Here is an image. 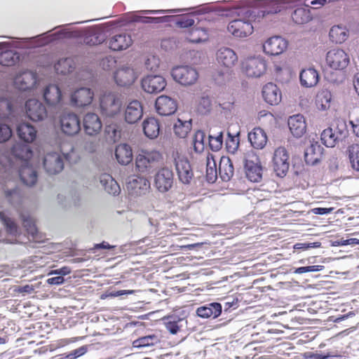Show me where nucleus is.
Masks as SVG:
<instances>
[{
  "label": "nucleus",
  "instance_id": "nucleus-1",
  "mask_svg": "<svg viewBox=\"0 0 359 359\" xmlns=\"http://www.w3.org/2000/svg\"><path fill=\"white\" fill-rule=\"evenodd\" d=\"M163 161L161 151L156 149H141L135 155V168L140 174L152 173Z\"/></svg>",
  "mask_w": 359,
  "mask_h": 359
},
{
  "label": "nucleus",
  "instance_id": "nucleus-2",
  "mask_svg": "<svg viewBox=\"0 0 359 359\" xmlns=\"http://www.w3.org/2000/svg\"><path fill=\"white\" fill-rule=\"evenodd\" d=\"M236 18L229 22L227 29L235 37H247L252 34L254 28L251 20L255 18L249 8H240L235 12Z\"/></svg>",
  "mask_w": 359,
  "mask_h": 359
},
{
  "label": "nucleus",
  "instance_id": "nucleus-3",
  "mask_svg": "<svg viewBox=\"0 0 359 359\" xmlns=\"http://www.w3.org/2000/svg\"><path fill=\"white\" fill-rule=\"evenodd\" d=\"M171 156L180 182L189 184L194 179V171L187 157L177 149L172 151Z\"/></svg>",
  "mask_w": 359,
  "mask_h": 359
},
{
  "label": "nucleus",
  "instance_id": "nucleus-4",
  "mask_svg": "<svg viewBox=\"0 0 359 359\" xmlns=\"http://www.w3.org/2000/svg\"><path fill=\"white\" fill-rule=\"evenodd\" d=\"M172 79L184 86L195 84L199 77L196 68L191 65H178L172 68L170 72Z\"/></svg>",
  "mask_w": 359,
  "mask_h": 359
},
{
  "label": "nucleus",
  "instance_id": "nucleus-5",
  "mask_svg": "<svg viewBox=\"0 0 359 359\" xmlns=\"http://www.w3.org/2000/svg\"><path fill=\"white\" fill-rule=\"evenodd\" d=\"M325 62L327 66L332 70L343 71L348 66L350 57L345 50L334 48L327 53Z\"/></svg>",
  "mask_w": 359,
  "mask_h": 359
},
{
  "label": "nucleus",
  "instance_id": "nucleus-6",
  "mask_svg": "<svg viewBox=\"0 0 359 359\" xmlns=\"http://www.w3.org/2000/svg\"><path fill=\"white\" fill-rule=\"evenodd\" d=\"M245 170L247 178L258 182L262 177V166L259 156L253 151L248 152L245 158Z\"/></svg>",
  "mask_w": 359,
  "mask_h": 359
},
{
  "label": "nucleus",
  "instance_id": "nucleus-7",
  "mask_svg": "<svg viewBox=\"0 0 359 359\" xmlns=\"http://www.w3.org/2000/svg\"><path fill=\"white\" fill-rule=\"evenodd\" d=\"M154 186L161 193H166L171 189L174 182V175L168 167L160 168L154 175Z\"/></svg>",
  "mask_w": 359,
  "mask_h": 359
},
{
  "label": "nucleus",
  "instance_id": "nucleus-8",
  "mask_svg": "<svg viewBox=\"0 0 359 359\" xmlns=\"http://www.w3.org/2000/svg\"><path fill=\"white\" fill-rule=\"evenodd\" d=\"M242 71L249 77H260L266 70V62L260 57L247 58L242 62Z\"/></svg>",
  "mask_w": 359,
  "mask_h": 359
},
{
  "label": "nucleus",
  "instance_id": "nucleus-9",
  "mask_svg": "<svg viewBox=\"0 0 359 359\" xmlns=\"http://www.w3.org/2000/svg\"><path fill=\"white\" fill-rule=\"evenodd\" d=\"M273 170L278 177H284L289 170V154L284 147H278L273 156Z\"/></svg>",
  "mask_w": 359,
  "mask_h": 359
},
{
  "label": "nucleus",
  "instance_id": "nucleus-10",
  "mask_svg": "<svg viewBox=\"0 0 359 359\" xmlns=\"http://www.w3.org/2000/svg\"><path fill=\"white\" fill-rule=\"evenodd\" d=\"M61 131L67 136H74L81 130V120L74 113L64 114L60 116Z\"/></svg>",
  "mask_w": 359,
  "mask_h": 359
},
{
  "label": "nucleus",
  "instance_id": "nucleus-11",
  "mask_svg": "<svg viewBox=\"0 0 359 359\" xmlns=\"http://www.w3.org/2000/svg\"><path fill=\"white\" fill-rule=\"evenodd\" d=\"M126 189L128 194L134 196L144 195L150 189L149 180L140 175H133L126 182Z\"/></svg>",
  "mask_w": 359,
  "mask_h": 359
},
{
  "label": "nucleus",
  "instance_id": "nucleus-12",
  "mask_svg": "<svg viewBox=\"0 0 359 359\" xmlns=\"http://www.w3.org/2000/svg\"><path fill=\"white\" fill-rule=\"evenodd\" d=\"M81 43L88 46H95L102 43L106 40L107 36L101 27H92L85 29L78 35Z\"/></svg>",
  "mask_w": 359,
  "mask_h": 359
},
{
  "label": "nucleus",
  "instance_id": "nucleus-13",
  "mask_svg": "<svg viewBox=\"0 0 359 359\" xmlns=\"http://www.w3.org/2000/svg\"><path fill=\"white\" fill-rule=\"evenodd\" d=\"M167 85L165 78L160 75H147L142 79V89L151 94L161 92Z\"/></svg>",
  "mask_w": 359,
  "mask_h": 359
},
{
  "label": "nucleus",
  "instance_id": "nucleus-14",
  "mask_svg": "<svg viewBox=\"0 0 359 359\" xmlns=\"http://www.w3.org/2000/svg\"><path fill=\"white\" fill-rule=\"evenodd\" d=\"M26 114L33 121L43 120L47 116L45 106L36 99H29L25 103Z\"/></svg>",
  "mask_w": 359,
  "mask_h": 359
},
{
  "label": "nucleus",
  "instance_id": "nucleus-15",
  "mask_svg": "<svg viewBox=\"0 0 359 359\" xmlns=\"http://www.w3.org/2000/svg\"><path fill=\"white\" fill-rule=\"evenodd\" d=\"M37 75L31 71H25L18 74L14 79V86L22 91L32 89L36 84Z\"/></svg>",
  "mask_w": 359,
  "mask_h": 359
},
{
  "label": "nucleus",
  "instance_id": "nucleus-16",
  "mask_svg": "<svg viewBox=\"0 0 359 359\" xmlns=\"http://www.w3.org/2000/svg\"><path fill=\"white\" fill-rule=\"evenodd\" d=\"M43 167L50 175H55L64 168L63 158L58 153H48L43 158Z\"/></svg>",
  "mask_w": 359,
  "mask_h": 359
},
{
  "label": "nucleus",
  "instance_id": "nucleus-17",
  "mask_svg": "<svg viewBox=\"0 0 359 359\" xmlns=\"http://www.w3.org/2000/svg\"><path fill=\"white\" fill-rule=\"evenodd\" d=\"M155 107L159 115L170 116L177 111V104L174 99L167 95H161L156 100Z\"/></svg>",
  "mask_w": 359,
  "mask_h": 359
},
{
  "label": "nucleus",
  "instance_id": "nucleus-18",
  "mask_svg": "<svg viewBox=\"0 0 359 359\" xmlns=\"http://www.w3.org/2000/svg\"><path fill=\"white\" fill-rule=\"evenodd\" d=\"M287 41L280 36L269 38L263 45V49L266 54L278 55L286 50Z\"/></svg>",
  "mask_w": 359,
  "mask_h": 359
},
{
  "label": "nucleus",
  "instance_id": "nucleus-19",
  "mask_svg": "<svg viewBox=\"0 0 359 359\" xmlns=\"http://www.w3.org/2000/svg\"><path fill=\"white\" fill-rule=\"evenodd\" d=\"M43 100L50 107H59L62 103V93L58 86L50 84L43 90Z\"/></svg>",
  "mask_w": 359,
  "mask_h": 359
},
{
  "label": "nucleus",
  "instance_id": "nucleus-20",
  "mask_svg": "<svg viewBox=\"0 0 359 359\" xmlns=\"http://www.w3.org/2000/svg\"><path fill=\"white\" fill-rule=\"evenodd\" d=\"M137 79L134 69L126 67L118 69L114 74V80L120 86H128L133 84Z\"/></svg>",
  "mask_w": 359,
  "mask_h": 359
},
{
  "label": "nucleus",
  "instance_id": "nucleus-21",
  "mask_svg": "<svg viewBox=\"0 0 359 359\" xmlns=\"http://www.w3.org/2000/svg\"><path fill=\"white\" fill-rule=\"evenodd\" d=\"M93 98V93L90 88H81L72 93L71 102L74 105L81 107L90 104Z\"/></svg>",
  "mask_w": 359,
  "mask_h": 359
},
{
  "label": "nucleus",
  "instance_id": "nucleus-22",
  "mask_svg": "<svg viewBox=\"0 0 359 359\" xmlns=\"http://www.w3.org/2000/svg\"><path fill=\"white\" fill-rule=\"evenodd\" d=\"M217 62L226 68L233 67L238 62L236 53L229 48H221L217 53Z\"/></svg>",
  "mask_w": 359,
  "mask_h": 359
},
{
  "label": "nucleus",
  "instance_id": "nucleus-23",
  "mask_svg": "<svg viewBox=\"0 0 359 359\" xmlns=\"http://www.w3.org/2000/svg\"><path fill=\"white\" fill-rule=\"evenodd\" d=\"M288 126L292 134L297 137H302L306 131L305 118L302 114H296L288 119Z\"/></svg>",
  "mask_w": 359,
  "mask_h": 359
},
{
  "label": "nucleus",
  "instance_id": "nucleus-24",
  "mask_svg": "<svg viewBox=\"0 0 359 359\" xmlns=\"http://www.w3.org/2000/svg\"><path fill=\"white\" fill-rule=\"evenodd\" d=\"M324 149L318 142L311 144L304 154L305 161L309 165H314L320 162L323 158Z\"/></svg>",
  "mask_w": 359,
  "mask_h": 359
},
{
  "label": "nucleus",
  "instance_id": "nucleus-25",
  "mask_svg": "<svg viewBox=\"0 0 359 359\" xmlns=\"http://www.w3.org/2000/svg\"><path fill=\"white\" fill-rule=\"evenodd\" d=\"M262 96L264 100L271 105L278 104L282 97L280 90L272 83H268L263 87Z\"/></svg>",
  "mask_w": 359,
  "mask_h": 359
},
{
  "label": "nucleus",
  "instance_id": "nucleus-26",
  "mask_svg": "<svg viewBox=\"0 0 359 359\" xmlns=\"http://www.w3.org/2000/svg\"><path fill=\"white\" fill-rule=\"evenodd\" d=\"M83 128L86 134L96 135L102 128V123L98 116L94 113H88L83 118Z\"/></svg>",
  "mask_w": 359,
  "mask_h": 359
},
{
  "label": "nucleus",
  "instance_id": "nucleus-27",
  "mask_svg": "<svg viewBox=\"0 0 359 359\" xmlns=\"http://www.w3.org/2000/svg\"><path fill=\"white\" fill-rule=\"evenodd\" d=\"M143 114L141 103L133 100L129 103L125 111V120L128 123H136Z\"/></svg>",
  "mask_w": 359,
  "mask_h": 359
},
{
  "label": "nucleus",
  "instance_id": "nucleus-28",
  "mask_svg": "<svg viewBox=\"0 0 359 359\" xmlns=\"http://www.w3.org/2000/svg\"><path fill=\"white\" fill-rule=\"evenodd\" d=\"M142 129L144 135L150 140L158 137L160 133V123L154 117H149L142 122Z\"/></svg>",
  "mask_w": 359,
  "mask_h": 359
},
{
  "label": "nucleus",
  "instance_id": "nucleus-29",
  "mask_svg": "<svg viewBox=\"0 0 359 359\" xmlns=\"http://www.w3.org/2000/svg\"><path fill=\"white\" fill-rule=\"evenodd\" d=\"M248 140L255 149H262L266 144L268 138L265 131L257 127L248 133Z\"/></svg>",
  "mask_w": 359,
  "mask_h": 359
},
{
  "label": "nucleus",
  "instance_id": "nucleus-30",
  "mask_svg": "<svg viewBox=\"0 0 359 359\" xmlns=\"http://www.w3.org/2000/svg\"><path fill=\"white\" fill-rule=\"evenodd\" d=\"M114 154L117 161L121 165H128L133 160V150L131 147L123 143L116 147Z\"/></svg>",
  "mask_w": 359,
  "mask_h": 359
},
{
  "label": "nucleus",
  "instance_id": "nucleus-31",
  "mask_svg": "<svg viewBox=\"0 0 359 359\" xmlns=\"http://www.w3.org/2000/svg\"><path fill=\"white\" fill-rule=\"evenodd\" d=\"M218 173L224 182L229 181L233 175L234 168L229 157L222 156L219 163Z\"/></svg>",
  "mask_w": 359,
  "mask_h": 359
},
{
  "label": "nucleus",
  "instance_id": "nucleus-32",
  "mask_svg": "<svg viewBox=\"0 0 359 359\" xmlns=\"http://www.w3.org/2000/svg\"><path fill=\"white\" fill-rule=\"evenodd\" d=\"M302 86L311 88L315 86L319 81L318 72L314 68L304 69L299 75Z\"/></svg>",
  "mask_w": 359,
  "mask_h": 359
},
{
  "label": "nucleus",
  "instance_id": "nucleus-33",
  "mask_svg": "<svg viewBox=\"0 0 359 359\" xmlns=\"http://www.w3.org/2000/svg\"><path fill=\"white\" fill-rule=\"evenodd\" d=\"M292 18L297 25H303L309 22L312 19L311 6L305 4L297 8L292 14Z\"/></svg>",
  "mask_w": 359,
  "mask_h": 359
},
{
  "label": "nucleus",
  "instance_id": "nucleus-34",
  "mask_svg": "<svg viewBox=\"0 0 359 359\" xmlns=\"http://www.w3.org/2000/svg\"><path fill=\"white\" fill-rule=\"evenodd\" d=\"M11 154L16 158L22 160L23 164H27L29 160L32 157L33 152L30 147L21 143L15 144L11 148Z\"/></svg>",
  "mask_w": 359,
  "mask_h": 359
},
{
  "label": "nucleus",
  "instance_id": "nucleus-35",
  "mask_svg": "<svg viewBox=\"0 0 359 359\" xmlns=\"http://www.w3.org/2000/svg\"><path fill=\"white\" fill-rule=\"evenodd\" d=\"M20 139L25 142H32L36 137V130L34 126L27 123H21L17 128Z\"/></svg>",
  "mask_w": 359,
  "mask_h": 359
},
{
  "label": "nucleus",
  "instance_id": "nucleus-36",
  "mask_svg": "<svg viewBox=\"0 0 359 359\" xmlns=\"http://www.w3.org/2000/svg\"><path fill=\"white\" fill-rule=\"evenodd\" d=\"M19 175L22 182L27 186H33L37 181L36 172L29 163L21 165Z\"/></svg>",
  "mask_w": 359,
  "mask_h": 359
},
{
  "label": "nucleus",
  "instance_id": "nucleus-37",
  "mask_svg": "<svg viewBox=\"0 0 359 359\" xmlns=\"http://www.w3.org/2000/svg\"><path fill=\"white\" fill-rule=\"evenodd\" d=\"M222 312V306L219 303H212L207 306L198 308L196 313L201 318L218 317Z\"/></svg>",
  "mask_w": 359,
  "mask_h": 359
},
{
  "label": "nucleus",
  "instance_id": "nucleus-38",
  "mask_svg": "<svg viewBox=\"0 0 359 359\" xmlns=\"http://www.w3.org/2000/svg\"><path fill=\"white\" fill-rule=\"evenodd\" d=\"M208 39V32L204 27L196 25L189 29L187 39L191 43L205 41Z\"/></svg>",
  "mask_w": 359,
  "mask_h": 359
},
{
  "label": "nucleus",
  "instance_id": "nucleus-39",
  "mask_svg": "<svg viewBox=\"0 0 359 359\" xmlns=\"http://www.w3.org/2000/svg\"><path fill=\"white\" fill-rule=\"evenodd\" d=\"M341 132L335 133L332 128L323 130L320 135L322 143L327 147H334L340 140Z\"/></svg>",
  "mask_w": 359,
  "mask_h": 359
},
{
  "label": "nucleus",
  "instance_id": "nucleus-40",
  "mask_svg": "<svg viewBox=\"0 0 359 359\" xmlns=\"http://www.w3.org/2000/svg\"><path fill=\"white\" fill-rule=\"evenodd\" d=\"M161 340L158 335L152 334L144 337H140L133 341L134 348H146L154 346L160 343Z\"/></svg>",
  "mask_w": 359,
  "mask_h": 359
},
{
  "label": "nucleus",
  "instance_id": "nucleus-41",
  "mask_svg": "<svg viewBox=\"0 0 359 359\" xmlns=\"http://www.w3.org/2000/svg\"><path fill=\"white\" fill-rule=\"evenodd\" d=\"M330 40L335 43L344 42L348 37V30L344 27L333 26L329 33Z\"/></svg>",
  "mask_w": 359,
  "mask_h": 359
},
{
  "label": "nucleus",
  "instance_id": "nucleus-42",
  "mask_svg": "<svg viewBox=\"0 0 359 359\" xmlns=\"http://www.w3.org/2000/svg\"><path fill=\"white\" fill-rule=\"evenodd\" d=\"M331 100V93L327 90H323L316 97V106L319 110H327L330 107Z\"/></svg>",
  "mask_w": 359,
  "mask_h": 359
},
{
  "label": "nucleus",
  "instance_id": "nucleus-43",
  "mask_svg": "<svg viewBox=\"0 0 359 359\" xmlns=\"http://www.w3.org/2000/svg\"><path fill=\"white\" fill-rule=\"evenodd\" d=\"M21 218L22 221V226L27 233L32 237V239H36L38 230L36 226L35 220L29 213H22L21 215Z\"/></svg>",
  "mask_w": 359,
  "mask_h": 359
},
{
  "label": "nucleus",
  "instance_id": "nucleus-44",
  "mask_svg": "<svg viewBox=\"0 0 359 359\" xmlns=\"http://www.w3.org/2000/svg\"><path fill=\"white\" fill-rule=\"evenodd\" d=\"M57 74H67L75 69V63L73 59L67 57L58 60L54 66Z\"/></svg>",
  "mask_w": 359,
  "mask_h": 359
},
{
  "label": "nucleus",
  "instance_id": "nucleus-45",
  "mask_svg": "<svg viewBox=\"0 0 359 359\" xmlns=\"http://www.w3.org/2000/svg\"><path fill=\"white\" fill-rule=\"evenodd\" d=\"M133 43L131 36L125 33L114 36V51L128 48Z\"/></svg>",
  "mask_w": 359,
  "mask_h": 359
},
{
  "label": "nucleus",
  "instance_id": "nucleus-46",
  "mask_svg": "<svg viewBox=\"0 0 359 359\" xmlns=\"http://www.w3.org/2000/svg\"><path fill=\"white\" fill-rule=\"evenodd\" d=\"M347 154L351 168L359 172V144H352L347 149Z\"/></svg>",
  "mask_w": 359,
  "mask_h": 359
},
{
  "label": "nucleus",
  "instance_id": "nucleus-47",
  "mask_svg": "<svg viewBox=\"0 0 359 359\" xmlns=\"http://www.w3.org/2000/svg\"><path fill=\"white\" fill-rule=\"evenodd\" d=\"M19 54L12 50H7L0 53V65L3 66H12L19 60Z\"/></svg>",
  "mask_w": 359,
  "mask_h": 359
},
{
  "label": "nucleus",
  "instance_id": "nucleus-48",
  "mask_svg": "<svg viewBox=\"0 0 359 359\" xmlns=\"http://www.w3.org/2000/svg\"><path fill=\"white\" fill-rule=\"evenodd\" d=\"M13 113L12 100L8 98H0V119H7Z\"/></svg>",
  "mask_w": 359,
  "mask_h": 359
},
{
  "label": "nucleus",
  "instance_id": "nucleus-49",
  "mask_svg": "<svg viewBox=\"0 0 359 359\" xmlns=\"http://www.w3.org/2000/svg\"><path fill=\"white\" fill-rule=\"evenodd\" d=\"M205 138V134L202 130H198L195 133L193 137V144L196 152H202L204 150Z\"/></svg>",
  "mask_w": 359,
  "mask_h": 359
},
{
  "label": "nucleus",
  "instance_id": "nucleus-50",
  "mask_svg": "<svg viewBox=\"0 0 359 359\" xmlns=\"http://www.w3.org/2000/svg\"><path fill=\"white\" fill-rule=\"evenodd\" d=\"M0 221L6 227V231L10 234H16L18 232L17 224L9 217H8L4 212L0 211Z\"/></svg>",
  "mask_w": 359,
  "mask_h": 359
},
{
  "label": "nucleus",
  "instance_id": "nucleus-51",
  "mask_svg": "<svg viewBox=\"0 0 359 359\" xmlns=\"http://www.w3.org/2000/svg\"><path fill=\"white\" fill-rule=\"evenodd\" d=\"M349 122L352 126L353 133L359 137V107L353 108L350 112Z\"/></svg>",
  "mask_w": 359,
  "mask_h": 359
},
{
  "label": "nucleus",
  "instance_id": "nucleus-52",
  "mask_svg": "<svg viewBox=\"0 0 359 359\" xmlns=\"http://www.w3.org/2000/svg\"><path fill=\"white\" fill-rule=\"evenodd\" d=\"M174 133L175 134L180 137L184 138L189 133V126L187 122H182L178 119L174 125Z\"/></svg>",
  "mask_w": 359,
  "mask_h": 359
},
{
  "label": "nucleus",
  "instance_id": "nucleus-53",
  "mask_svg": "<svg viewBox=\"0 0 359 359\" xmlns=\"http://www.w3.org/2000/svg\"><path fill=\"white\" fill-rule=\"evenodd\" d=\"M223 144V133L219 132L216 136L209 135V145L212 150L219 151Z\"/></svg>",
  "mask_w": 359,
  "mask_h": 359
},
{
  "label": "nucleus",
  "instance_id": "nucleus-54",
  "mask_svg": "<svg viewBox=\"0 0 359 359\" xmlns=\"http://www.w3.org/2000/svg\"><path fill=\"white\" fill-rule=\"evenodd\" d=\"M12 136V130L7 124L0 123V143L6 142Z\"/></svg>",
  "mask_w": 359,
  "mask_h": 359
},
{
  "label": "nucleus",
  "instance_id": "nucleus-55",
  "mask_svg": "<svg viewBox=\"0 0 359 359\" xmlns=\"http://www.w3.org/2000/svg\"><path fill=\"white\" fill-rule=\"evenodd\" d=\"M194 23L195 20L189 15L182 16L176 22L177 25L181 28L193 27Z\"/></svg>",
  "mask_w": 359,
  "mask_h": 359
},
{
  "label": "nucleus",
  "instance_id": "nucleus-56",
  "mask_svg": "<svg viewBox=\"0 0 359 359\" xmlns=\"http://www.w3.org/2000/svg\"><path fill=\"white\" fill-rule=\"evenodd\" d=\"M160 65V60L158 57L152 55L147 58L145 62L146 68L150 71L155 72L156 71Z\"/></svg>",
  "mask_w": 359,
  "mask_h": 359
},
{
  "label": "nucleus",
  "instance_id": "nucleus-57",
  "mask_svg": "<svg viewBox=\"0 0 359 359\" xmlns=\"http://www.w3.org/2000/svg\"><path fill=\"white\" fill-rule=\"evenodd\" d=\"M211 107V101L208 97H202L198 102L197 110L203 114L210 110Z\"/></svg>",
  "mask_w": 359,
  "mask_h": 359
},
{
  "label": "nucleus",
  "instance_id": "nucleus-58",
  "mask_svg": "<svg viewBox=\"0 0 359 359\" xmlns=\"http://www.w3.org/2000/svg\"><path fill=\"white\" fill-rule=\"evenodd\" d=\"M181 321V319L177 320H169L165 323V325L166 329L172 334H177L180 329V326L179 325V323Z\"/></svg>",
  "mask_w": 359,
  "mask_h": 359
},
{
  "label": "nucleus",
  "instance_id": "nucleus-59",
  "mask_svg": "<svg viewBox=\"0 0 359 359\" xmlns=\"http://www.w3.org/2000/svg\"><path fill=\"white\" fill-rule=\"evenodd\" d=\"M112 106V97L110 95H104L100 97V108L102 114L107 113L108 109Z\"/></svg>",
  "mask_w": 359,
  "mask_h": 359
},
{
  "label": "nucleus",
  "instance_id": "nucleus-60",
  "mask_svg": "<svg viewBox=\"0 0 359 359\" xmlns=\"http://www.w3.org/2000/svg\"><path fill=\"white\" fill-rule=\"evenodd\" d=\"M112 182V177L109 174L104 173L100 176V183L102 184L104 189L110 193V190L112 189L110 184Z\"/></svg>",
  "mask_w": 359,
  "mask_h": 359
},
{
  "label": "nucleus",
  "instance_id": "nucleus-61",
  "mask_svg": "<svg viewBox=\"0 0 359 359\" xmlns=\"http://www.w3.org/2000/svg\"><path fill=\"white\" fill-rule=\"evenodd\" d=\"M322 266L320 265H312L309 266H302L295 269L294 272L296 273H304L306 272H313L318 271L321 269Z\"/></svg>",
  "mask_w": 359,
  "mask_h": 359
},
{
  "label": "nucleus",
  "instance_id": "nucleus-62",
  "mask_svg": "<svg viewBox=\"0 0 359 359\" xmlns=\"http://www.w3.org/2000/svg\"><path fill=\"white\" fill-rule=\"evenodd\" d=\"M217 178V168H206V180L208 182L213 183Z\"/></svg>",
  "mask_w": 359,
  "mask_h": 359
},
{
  "label": "nucleus",
  "instance_id": "nucleus-63",
  "mask_svg": "<svg viewBox=\"0 0 359 359\" xmlns=\"http://www.w3.org/2000/svg\"><path fill=\"white\" fill-rule=\"evenodd\" d=\"M87 351V348L86 346H81L77 349L74 350L70 353L67 355L68 359H75L79 356L83 355Z\"/></svg>",
  "mask_w": 359,
  "mask_h": 359
},
{
  "label": "nucleus",
  "instance_id": "nucleus-64",
  "mask_svg": "<svg viewBox=\"0 0 359 359\" xmlns=\"http://www.w3.org/2000/svg\"><path fill=\"white\" fill-rule=\"evenodd\" d=\"M271 6L269 7L264 13L267 14L277 13L281 11L282 6L276 0L271 1Z\"/></svg>",
  "mask_w": 359,
  "mask_h": 359
}]
</instances>
